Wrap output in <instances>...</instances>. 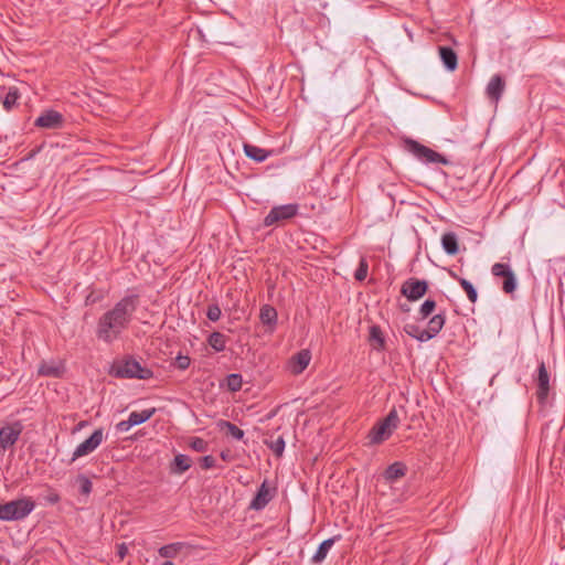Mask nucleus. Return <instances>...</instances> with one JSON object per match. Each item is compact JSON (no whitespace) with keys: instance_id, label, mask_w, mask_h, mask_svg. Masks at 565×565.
I'll return each instance as SVG.
<instances>
[{"instance_id":"f257e3e1","label":"nucleus","mask_w":565,"mask_h":565,"mask_svg":"<svg viewBox=\"0 0 565 565\" xmlns=\"http://www.w3.org/2000/svg\"><path fill=\"white\" fill-rule=\"evenodd\" d=\"M138 302V296L129 295L106 310L97 320L96 338L106 344H113L121 339L132 321Z\"/></svg>"},{"instance_id":"f03ea898","label":"nucleus","mask_w":565,"mask_h":565,"mask_svg":"<svg viewBox=\"0 0 565 565\" xmlns=\"http://www.w3.org/2000/svg\"><path fill=\"white\" fill-rule=\"evenodd\" d=\"M34 509L35 502L32 498H19L0 504V520L6 522L20 521L30 515Z\"/></svg>"},{"instance_id":"7ed1b4c3","label":"nucleus","mask_w":565,"mask_h":565,"mask_svg":"<svg viewBox=\"0 0 565 565\" xmlns=\"http://www.w3.org/2000/svg\"><path fill=\"white\" fill-rule=\"evenodd\" d=\"M110 374L118 379L148 380L153 373L150 369L143 367L132 358H126L113 364Z\"/></svg>"},{"instance_id":"20e7f679","label":"nucleus","mask_w":565,"mask_h":565,"mask_svg":"<svg viewBox=\"0 0 565 565\" xmlns=\"http://www.w3.org/2000/svg\"><path fill=\"white\" fill-rule=\"evenodd\" d=\"M399 417L395 408L391 409L384 419L379 422L367 434L369 445L381 444L397 428Z\"/></svg>"},{"instance_id":"39448f33","label":"nucleus","mask_w":565,"mask_h":565,"mask_svg":"<svg viewBox=\"0 0 565 565\" xmlns=\"http://www.w3.org/2000/svg\"><path fill=\"white\" fill-rule=\"evenodd\" d=\"M299 212V205L289 203L274 206L264 218L265 226H273L279 222L288 221L295 217Z\"/></svg>"},{"instance_id":"423d86ee","label":"nucleus","mask_w":565,"mask_h":565,"mask_svg":"<svg viewBox=\"0 0 565 565\" xmlns=\"http://www.w3.org/2000/svg\"><path fill=\"white\" fill-rule=\"evenodd\" d=\"M408 150L418 159L427 162V163H443L447 164L448 160L440 153L434 151L433 149L420 145L417 141L409 140L407 142Z\"/></svg>"},{"instance_id":"0eeeda50","label":"nucleus","mask_w":565,"mask_h":565,"mask_svg":"<svg viewBox=\"0 0 565 565\" xmlns=\"http://www.w3.org/2000/svg\"><path fill=\"white\" fill-rule=\"evenodd\" d=\"M104 440V430L98 428L83 443H81L74 450L71 462H74L81 457L87 456L95 451Z\"/></svg>"},{"instance_id":"6e6552de","label":"nucleus","mask_w":565,"mask_h":565,"mask_svg":"<svg viewBox=\"0 0 565 565\" xmlns=\"http://www.w3.org/2000/svg\"><path fill=\"white\" fill-rule=\"evenodd\" d=\"M23 431V425L20 420L6 424L0 428V450H7L12 447L20 438Z\"/></svg>"},{"instance_id":"1a4fd4ad","label":"nucleus","mask_w":565,"mask_h":565,"mask_svg":"<svg viewBox=\"0 0 565 565\" xmlns=\"http://www.w3.org/2000/svg\"><path fill=\"white\" fill-rule=\"evenodd\" d=\"M491 273L495 277H502V290L505 294H512L516 289V278L511 267L503 263H495L491 267Z\"/></svg>"},{"instance_id":"9d476101","label":"nucleus","mask_w":565,"mask_h":565,"mask_svg":"<svg viewBox=\"0 0 565 565\" xmlns=\"http://www.w3.org/2000/svg\"><path fill=\"white\" fill-rule=\"evenodd\" d=\"M427 289H428V284L426 280L409 278L402 285L401 292L409 301H416V300L420 299L427 292Z\"/></svg>"},{"instance_id":"9b49d317","label":"nucleus","mask_w":565,"mask_h":565,"mask_svg":"<svg viewBox=\"0 0 565 565\" xmlns=\"http://www.w3.org/2000/svg\"><path fill=\"white\" fill-rule=\"evenodd\" d=\"M311 352L308 349H302L291 355L287 362V371L292 375L301 374L310 364Z\"/></svg>"},{"instance_id":"f8f14e48","label":"nucleus","mask_w":565,"mask_h":565,"mask_svg":"<svg viewBox=\"0 0 565 565\" xmlns=\"http://www.w3.org/2000/svg\"><path fill=\"white\" fill-rule=\"evenodd\" d=\"M64 122V117L61 113L47 109L44 110L34 121V126L44 129L61 128Z\"/></svg>"},{"instance_id":"ddd939ff","label":"nucleus","mask_w":565,"mask_h":565,"mask_svg":"<svg viewBox=\"0 0 565 565\" xmlns=\"http://www.w3.org/2000/svg\"><path fill=\"white\" fill-rule=\"evenodd\" d=\"M537 391L536 397L541 404H544L547 399L550 392V374L546 370L545 363L542 361L537 367V376L535 379Z\"/></svg>"},{"instance_id":"4468645a","label":"nucleus","mask_w":565,"mask_h":565,"mask_svg":"<svg viewBox=\"0 0 565 565\" xmlns=\"http://www.w3.org/2000/svg\"><path fill=\"white\" fill-rule=\"evenodd\" d=\"M367 342L375 351L381 352L385 350V337L379 326L372 324L369 327Z\"/></svg>"},{"instance_id":"2eb2a0df","label":"nucleus","mask_w":565,"mask_h":565,"mask_svg":"<svg viewBox=\"0 0 565 565\" xmlns=\"http://www.w3.org/2000/svg\"><path fill=\"white\" fill-rule=\"evenodd\" d=\"M505 88V83L501 75H493L487 86V95L490 99L498 102Z\"/></svg>"},{"instance_id":"dca6fc26","label":"nucleus","mask_w":565,"mask_h":565,"mask_svg":"<svg viewBox=\"0 0 565 565\" xmlns=\"http://www.w3.org/2000/svg\"><path fill=\"white\" fill-rule=\"evenodd\" d=\"M271 500L269 489L267 488L266 482H263L259 487L256 495L252 500L249 508L256 511L263 510Z\"/></svg>"},{"instance_id":"f3484780","label":"nucleus","mask_w":565,"mask_h":565,"mask_svg":"<svg viewBox=\"0 0 565 565\" xmlns=\"http://www.w3.org/2000/svg\"><path fill=\"white\" fill-rule=\"evenodd\" d=\"M259 319L264 326L268 328L270 332L274 331L277 323V311L269 305H264L260 308Z\"/></svg>"},{"instance_id":"a211bd4d","label":"nucleus","mask_w":565,"mask_h":565,"mask_svg":"<svg viewBox=\"0 0 565 565\" xmlns=\"http://www.w3.org/2000/svg\"><path fill=\"white\" fill-rule=\"evenodd\" d=\"M439 56L448 71H455L458 66V56L449 46H439Z\"/></svg>"},{"instance_id":"6ab92c4d","label":"nucleus","mask_w":565,"mask_h":565,"mask_svg":"<svg viewBox=\"0 0 565 565\" xmlns=\"http://www.w3.org/2000/svg\"><path fill=\"white\" fill-rule=\"evenodd\" d=\"M446 321V317L444 313H437L434 317L430 318L427 324L425 338H428L429 340L435 338L440 330L443 329Z\"/></svg>"},{"instance_id":"aec40b11","label":"nucleus","mask_w":565,"mask_h":565,"mask_svg":"<svg viewBox=\"0 0 565 565\" xmlns=\"http://www.w3.org/2000/svg\"><path fill=\"white\" fill-rule=\"evenodd\" d=\"M243 149L246 157L256 162L265 161L270 154L266 149L252 143H244Z\"/></svg>"},{"instance_id":"412c9836","label":"nucleus","mask_w":565,"mask_h":565,"mask_svg":"<svg viewBox=\"0 0 565 565\" xmlns=\"http://www.w3.org/2000/svg\"><path fill=\"white\" fill-rule=\"evenodd\" d=\"M63 371V365L55 361H43L39 366V374L43 376L58 377Z\"/></svg>"},{"instance_id":"4be33fe9","label":"nucleus","mask_w":565,"mask_h":565,"mask_svg":"<svg viewBox=\"0 0 565 565\" xmlns=\"http://www.w3.org/2000/svg\"><path fill=\"white\" fill-rule=\"evenodd\" d=\"M441 246L446 254L456 255L459 252L458 236L454 232H447L441 236Z\"/></svg>"},{"instance_id":"5701e85b","label":"nucleus","mask_w":565,"mask_h":565,"mask_svg":"<svg viewBox=\"0 0 565 565\" xmlns=\"http://www.w3.org/2000/svg\"><path fill=\"white\" fill-rule=\"evenodd\" d=\"M406 473V466L403 462L396 461L387 467L384 477L387 481H395Z\"/></svg>"},{"instance_id":"b1692460","label":"nucleus","mask_w":565,"mask_h":565,"mask_svg":"<svg viewBox=\"0 0 565 565\" xmlns=\"http://www.w3.org/2000/svg\"><path fill=\"white\" fill-rule=\"evenodd\" d=\"M339 536H333L324 540L319 546L316 553L312 556L313 563H321L328 555L330 548L333 546L334 542Z\"/></svg>"},{"instance_id":"393cba45","label":"nucleus","mask_w":565,"mask_h":565,"mask_svg":"<svg viewBox=\"0 0 565 565\" xmlns=\"http://www.w3.org/2000/svg\"><path fill=\"white\" fill-rule=\"evenodd\" d=\"M207 343L215 352H222L226 348L227 338L225 334L214 331L209 335Z\"/></svg>"},{"instance_id":"a878e982","label":"nucleus","mask_w":565,"mask_h":565,"mask_svg":"<svg viewBox=\"0 0 565 565\" xmlns=\"http://www.w3.org/2000/svg\"><path fill=\"white\" fill-rule=\"evenodd\" d=\"M156 413V408L143 409L141 412H131L128 416L132 427L146 423Z\"/></svg>"},{"instance_id":"bb28decb","label":"nucleus","mask_w":565,"mask_h":565,"mask_svg":"<svg viewBox=\"0 0 565 565\" xmlns=\"http://www.w3.org/2000/svg\"><path fill=\"white\" fill-rule=\"evenodd\" d=\"M217 426L220 427V429L226 430V434L236 440H242L244 438V430H242L239 427H237L231 422L220 420Z\"/></svg>"},{"instance_id":"cd10ccee","label":"nucleus","mask_w":565,"mask_h":565,"mask_svg":"<svg viewBox=\"0 0 565 565\" xmlns=\"http://www.w3.org/2000/svg\"><path fill=\"white\" fill-rule=\"evenodd\" d=\"M404 331L406 334H408L409 337L420 341V342H426L428 341L429 339L428 338H425V333H426V330L425 329H420L418 326H416L415 323H407L404 326Z\"/></svg>"},{"instance_id":"c85d7f7f","label":"nucleus","mask_w":565,"mask_h":565,"mask_svg":"<svg viewBox=\"0 0 565 565\" xmlns=\"http://www.w3.org/2000/svg\"><path fill=\"white\" fill-rule=\"evenodd\" d=\"M20 95L17 88H9V90L4 94L2 104L6 110H11L19 99Z\"/></svg>"},{"instance_id":"c756f323","label":"nucleus","mask_w":565,"mask_h":565,"mask_svg":"<svg viewBox=\"0 0 565 565\" xmlns=\"http://www.w3.org/2000/svg\"><path fill=\"white\" fill-rule=\"evenodd\" d=\"M191 467V459L189 456L179 454L174 457V472L183 473Z\"/></svg>"},{"instance_id":"7c9ffc66","label":"nucleus","mask_w":565,"mask_h":565,"mask_svg":"<svg viewBox=\"0 0 565 565\" xmlns=\"http://www.w3.org/2000/svg\"><path fill=\"white\" fill-rule=\"evenodd\" d=\"M243 379L238 373H232L226 377V386L231 392H237L242 388Z\"/></svg>"},{"instance_id":"2f4dec72","label":"nucleus","mask_w":565,"mask_h":565,"mask_svg":"<svg viewBox=\"0 0 565 565\" xmlns=\"http://www.w3.org/2000/svg\"><path fill=\"white\" fill-rule=\"evenodd\" d=\"M457 279H458V282L460 284V286L462 287V289L466 291L468 299L471 302H476L477 298H478V294H477V290L473 287V285L465 278H457Z\"/></svg>"},{"instance_id":"473e14b6","label":"nucleus","mask_w":565,"mask_h":565,"mask_svg":"<svg viewBox=\"0 0 565 565\" xmlns=\"http://www.w3.org/2000/svg\"><path fill=\"white\" fill-rule=\"evenodd\" d=\"M76 483L79 487V492L84 495H88L93 490V483L85 475H78Z\"/></svg>"},{"instance_id":"72a5a7b5","label":"nucleus","mask_w":565,"mask_h":565,"mask_svg":"<svg viewBox=\"0 0 565 565\" xmlns=\"http://www.w3.org/2000/svg\"><path fill=\"white\" fill-rule=\"evenodd\" d=\"M267 445L276 456L280 457L284 454L286 443L284 437L279 436L267 443Z\"/></svg>"},{"instance_id":"f704fd0d","label":"nucleus","mask_w":565,"mask_h":565,"mask_svg":"<svg viewBox=\"0 0 565 565\" xmlns=\"http://www.w3.org/2000/svg\"><path fill=\"white\" fill-rule=\"evenodd\" d=\"M436 309V301L433 299H426L419 308L420 319L428 318Z\"/></svg>"},{"instance_id":"c9c22d12","label":"nucleus","mask_w":565,"mask_h":565,"mask_svg":"<svg viewBox=\"0 0 565 565\" xmlns=\"http://www.w3.org/2000/svg\"><path fill=\"white\" fill-rule=\"evenodd\" d=\"M369 271V264L364 257H361L359 266L355 269V280L362 281L366 278Z\"/></svg>"},{"instance_id":"e433bc0d","label":"nucleus","mask_w":565,"mask_h":565,"mask_svg":"<svg viewBox=\"0 0 565 565\" xmlns=\"http://www.w3.org/2000/svg\"><path fill=\"white\" fill-rule=\"evenodd\" d=\"M179 548H180V544H168V545L161 546L159 548V554L162 557L170 558L177 554Z\"/></svg>"},{"instance_id":"4c0bfd02","label":"nucleus","mask_w":565,"mask_h":565,"mask_svg":"<svg viewBox=\"0 0 565 565\" xmlns=\"http://www.w3.org/2000/svg\"><path fill=\"white\" fill-rule=\"evenodd\" d=\"M222 310L217 303H211L206 310V317L209 320L215 322L221 318Z\"/></svg>"},{"instance_id":"58836bf2","label":"nucleus","mask_w":565,"mask_h":565,"mask_svg":"<svg viewBox=\"0 0 565 565\" xmlns=\"http://www.w3.org/2000/svg\"><path fill=\"white\" fill-rule=\"evenodd\" d=\"M190 446L195 451H204L206 449V441L200 437L192 438Z\"/></svg>"},{"instance_id":"ea45409f","label":"nucleus","mask_w":565,"mask_h":565,"mask_svg":"<svg viewBox=\"0 0 565 565\" xmlns=\"http://www.w3.org/2000/svg\"><path fill=\"white\" fill-rule=\"evenodd\" d=\"M190 358L188 355L179 354L175 358V366L180 370H186L190 366Z\"/></svg>"},{"instance_id":"a19ab883","label":"nucleus","mask_w":565,"mask_h":565,"mask_svg":"<svg viewBox=\"0 0 565 565\" xmlns=\"http://www.w3.org/2000/svg\"><path fill=\"white\" fill-rule=\"evenodd\" d=\"M215 466V459L212 456H204L201 460V467L203 469H211Z\"/></svg>"},{"instance_id":"79ce46f5","label":"nucleus","mask_w":565,"mask_h":565,"mask_svg":"<svg viewBox=\"0 0 565 565\" xmlns=\"http://www.w3.org/2000/svg\"><path fill=\"white\" fill-rule=\"evenodd\" d=\"M130 428H132V425L129 418H127L126 420H121L116 425V429L120 433H127Z\"/></svg>"},{"instance_id":"37998d69","label":"nucleus","mask_w":565,"mask_h":565,"mask_svg":"<svg viewBox=\"0 0 565 565\" xmlns=\"http://www.w3.org/2000/svg\"><path fill=\"white\" fill-rule=\"evenodd\" d=\"M45 500L50 504H55L60 501V495L55 491H50V493L45 497Z\"/></svg>"},{"instance_id":"c03bdc74","label":"nucleus","mask_w":565,"mask_h":565,"mask_svg":"<svg viewBox=\"0 0 565 565\" xmlns=\"http://www.w3.org/2000/svg\"><path fill=\"white\" fill-rule=\"evenodd\" d=\"M162 565H173V563H172V562H170V561H167V562H164Z\"/></svg>"}]
</instances>
